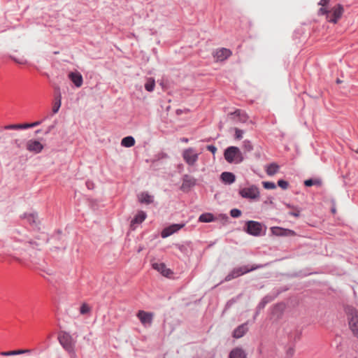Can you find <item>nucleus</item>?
Masks as SVG:
<instances>
[{
  "mask_svg": "<svg viewBox=\"0 0 358 358\" xmlns=\"http://www.w3.org/2000/svg\"><path fill=\"white\" fill-rule=\"evenodd\" d=\"M57 340L63 349L68 352L70 356H76V343L72 336L67 331H62L59 333Z\"/></svg>",
  "mask_w": 358,
  "mask_h": 358,
  "instance_id": "f257e3e1",
  "label": "nucleus"
},
{
  "mask_svg": "<svg viewBox=\"0 0 358 358\" xmlns=\"http://www.w3.org/2000/svg\"><path fill=\"white\" fill-rule=\"evenodd\" d=\"M348 326L354 336L358 338V310L354 306L347 305L344 308Z\"/></svg>",
  "mask_w": 358,
  "mask_h": 358,
  "instance_id": "f03ea898",
  "label": "nucleus"
},
{
  "mask_svg": "<svg viewBox=\"0 0 358 358\" xmlns=\"http://www.w3.org/2000/svg\"><path fill=\"white\" fill-rule=\"evenodd\" d=\"M267 227L262 223L255 220H247L245 222L243 230L248 235L259 237L264 236Z\"/></svg>",
  "mask_w": 358,
  "mask_h": 358,
  "instance_id": "7ed1b4c3",
  "label": "nucleus"
},
{
  "mask_svg": "<svg viewBox=\"0 0 358 358\" xmlns=\"http://www.w3.org/2000/svg\"><path fill=\"white\" fill-rule=\"evenodd\" d=\"M224 159L229 164H238L243 162L244 157L240 148L231 145L224 150Z\"/></svg>",
  "mask_w": 358,
  "mask_h": 358,
  "instance_id": "20e7f679",
  "label": "nucleus"
},
{
  "mask_svg": "<svg viewBox=\"0 0 358 358\" xmlns=\"http://www.w3.org/2000/svg\"><path fill=\"white\" fill-rule=\"evenodd\" d=\"M47 242H50L57 250H66L67 247L66 235L62 230H56L49 238Z\"/></svg>",
  "mask_w": 358,
  "mask_h": 358,
  "instance_id": "39448f33",
  "label": "nucleus"
},
{
  "mask_svg": "<svg viewBox=\"0 0 358 358\" xmlns=\"http://www.w3.org/2000/svg\"><path fill=\"white\" fill-rule=\"evenodd\" d=\"M238 194L242 198L252 200H255L259 197V190L255 185L241 189Z\"/></svg>",
  "mask_w": 358,
  "mask_h": 358,
  "instance_id": "423d86ee",
  "label": "nucleus"
},
{
  "mask_svg": "<svg viewBox=\"0 0 358 358\" xmlns=\"http://www.w3.org/2000/svg\"><path fill=\"white\" fill-rule=\"evenodd\" d=\"M181 180L182 185L179 189L184 193L189 192L192 188L197 185V180L189 174H184Z\"/></svg>",
  "mask_w": 358,
  "mask_h": 358,
  "instance_id": "0eeeda50",
  "label": "nucleus"
},
{
  "mask_svg": "<svg viewBox=\"0 0 358 358\" xmlns=\"http://www.w3.org/2000/svg\"><path fill=\"white\" fill-rule=\"evenodd\" d=\"M343 11V6L341 3H338L329 10V13L327 16V20L329 22L336 24L338 20L341 17Z\"/></svg>",
  "mask_w": 358,
  "mask_h": 358,
  "instance_id": "6e6552de",
  "label": "nucleus"
},
{
  "mask_svg": "<svg viewBox=\"0 0 358 358\" xmlns=\"http://www.w3.org/2000/svg\"><path fill=\"white\" fill-rule=\"evenodd\" d=\"M270 230L272 236L278 237H291L296 235L295 231L281 227H271Z\"/></svg>",
  "mask_w": 358,
  "mask_h": 358,
  "instance_id": "1a4fd4ad",
  "label": "nucleus"
},
{
  "mask_svg": "<svg viewBox=\"0 0 358 358\" xmlns=\"http://www.w3.org/2000/svg\"><path fill=\"white\" fill-rule=\"evenodd\" d=\"M182 156L184 161L189 166H193L199 158V154L195 152L194 149L192 148H189L184 150Z\"/></svg>",
  "mask_w": 358,
  "mask_h": 358,
  "instance_id": "9d476101",
  "label": "nucleus"
},
{
  "mask_svg": "<svg viewBox=\"0 0 358 358\" xmlns=\"http://www.w3.org/2000/svg\"><path fill=\"white\" fill-rule=\"evenodd\" d=\"M185 226V223H176L171 224L168 227H164L161 231V237L166 238L174 233L178 232L179 230L182 229Z\"/></svg>",
  "mask_w": 358,
  "mask_h": 358,
  "instance_id": "9b49d317",
  "label": "nucleus"
},
{
  "mask_svg": "<svg viewBox=\"0 0 358 358\" xmlns=\"http://www.w3.org/2000/svg\"><path fill=\"white\" fill-rule=\"evenodd\" d=\"M21 219L26 220L27 222L29 224L30 227L34 229H40L39 224L40 222L38 220V213H24L20 215Z\"/></svg>",
  "mask_w": 358,
  "mask_h": 358,
  "instance_id": "f8f14e48",
  "label": "nucleus"
},
{
  "mask_svg": "<svg viewBox=\"0 0 358 358\" xmlns=\"http://www.w3.org/2000/svg\"><path fill=\"white\" fill-rule=\"evenodd\" d=\"M27 150L34 154H39L44 148V145L36 139H30L26 144Z\"/></svg>",
  "mask_w": 358,
  "mask_h": 358,
  "instance_id": "ddd939ff",
  "label": "nucleus"
},
{
  "mask_svg": "<svg viewBox=\"0 0 358 358\" xmlns=\"http://www.w3.org/2000/svg\"><path fill=\"white\" fill-rule=\"evenodd\" d=\"M273 300H274V297L272 296L271 294H267V295L264 296L261 299V301H259V303L257 304V306L256 307L255 314L252 317L253 322H255L256 320V319H257V316L259 315L261 310L265 308L266 304H268V303L271 302Z\"/></svg>",
  "mask_w": 358,
  "mask_h": 358,
  "instance_id": "4468645a",
  "label": "nucleus"
},
{
  "mask_svg": "<svg viewBox=\"0 0 358 358\" xmlns=\"http://www.w3.org/2000/svg\"><path fill=\"white\" fill-rule=\"evenodd\" d=\"M232 55V52L225 48L217 49L213 53V57L217 62H223L227 59Z\"/></svg>",
  "mask_w": 358,
  "mask_h": 358,
  "instance_id": "2eb2a0df",
  "label": "nucleus"
},
{
  "mask_svg": "<svg viewBox=\"0 0 358 358\" xmlns=\"http://www.w3.org/2000/svg\"><path fill=\"white\" fill-rule=\"evenodd\" d=\"M228 116L234 121H238L243 123L246 122L249 117L247 113L241 109H236L234 112L229 113Z\"/></svg>",
  "mask_w": 358,
  "mask_h": 358,
  "instance_id": "dca6fc26",
  "label": "nucleus"
},
{
  "mask_svg": "<svg viewBox=\"0 0 358 358\" xmlns=\"http://www.w3.org/2000/svg\"><path fill=\"white\" fill-rule=\"evenodd\" d=\"M153 269L159 272L163 276L169 278L173 272L171 269L168 268L164 262H155L152 264Z\"/></svg>",
  "mask_w": 358,
  "mask_h": 358,
  "instance_id": "f3484780",
  "label": "nucleus"
},
{
  "mask_svg": "<svg viewBox=\"0 0 358 358\" xmlns=\"http://www.w3.org/2000/svg\"><path fill=\"white\" fill-rule=\"evenodd\" d=\"M147 217L146 212L143 210H138L136 214L134 215V218L131 220L130 222V229L131 230L136 229V224H141Z\"/></svg>",
  "mask_w": 358,
  "mask_h": 358,
  "instance_id": "a211bd4d",
  "label": "nucleus"
},
{
  "mask_svg": "<svg viewBox=\"0 0 358 358\" xmlns=\"http://www.w3.org/2000/svg\"><path fill=\"white\" fill-rule=\"evenodd\" d=\"M68 78L76 87H80L83 83V76L78 71H70L68 74Z\"/></svg>",
  "mask_w": 358,
  "mask_h": 358,
  "instance_id": "6ab92c4d",
  "label": "nucleus"
},
{
  "mask_svg": "<svg viewBox=\"0 0 358 358\" xmlns=\"http://www.w3.org/2000/svg\"><path fill=\"white\" fill-rule=\"evenodd\" d=\"M268 265L267 264H254L252 265H243L241 266H238V269H241V275H243L245 274H247L248 273H250L252 271L263 268L266 267Z\"/></svg>",
  "mask_w": 358,
  "mask_h": 358,
  "instance_id": "aec40b11",
  "label": "nucleus"
},
{
  "mask_svg": "<svg viewBox=\"0 0 358 358\" xmlns=\"http://www.w3.org/2000/svg\"><path fill=\"white\" fill-rule=\"evenodd\" d=\"M248 324L249 321H247L235 328L232 333L233 337L235 338H242L248 331Z\"/></svg>",
  "mask_w": 358,
  "mask_h": 358,
  "instance_id": "412c9836",
  "label": "nucleus"
},
{
  "mask_svg": "<svg viewBox=\"0 0 358 358\" xmlns=\"http://www.w3.org/2000/svg\"><path fill=\"white\" fill-rule=\"evenodd\" d=\"M154 314L151 312L139 310L137 317L143 324H150L152 322Z\"/></svg>",
  "mask_w": 358,
  "mask_h": 358,
  "instance_id": "4be33fe9",
  "label": "nucleus"
},
{
  "mask_svg": "<svg viewBox=\"0 0 358 358\" xmlns=\"http://www.w3.org/2000/svg\"><path fill=\"white\" fill-rule=\"evenodd\" d=\"M55 93H56L55 97V101L54 103V105H53L52 109L53 114H56L58 113V111L61 107V105H62V94H61V92H60V87L59 86H55Z\"/></svg>",
  "mask_w": 358,
  "mask_h": 358,
  "instance_id": "5701e85b",
  "label": "nucleus"
},
{
  "mask_svg": "<svg viewBox=\"0 0 358 358\" xmlns=\"http://www.w3.org/2000/svg\"><path fill=\"white\" fill-rule=\"evenodd\" d=\"M220 180L224 185H231L236 181V175L232 172L224 171L220 175Z\"/></svg>",
  "mask_w": 358,
  "mask_h": 358,
  "instance_id": "b1692460",
  "label": "nucleus"
},
{
  "mask_svg": "<svg viewBox=\"0 0 358 358\" xmlns=\"http://www.w3.org/2000/svg\"><path fill=\"white\" fill-rule=\"evenodd\" d=\"M176 247L185 255L188 256L192 251V242L187 241L182 244H176Z\"/></svg>",
  "mask_w": 358,
  "mask_h": 358,
  "instance_id": "393cba45",
  "label": "nucleus"
},
{
  "mask_svg": "<svg viewBox=\"0 0 358 358\" xmlns=\"http://www.w3.org/2000/svg\"><path fill=\"white\" fill-rule=\"evenodd\" d=\"M229 358H247V353L243 348L236 347L230 351Z\"/></svg>",
  "mask_w": 358,
  "mask_h": 358,
  "instance_id": "a878e982",
  "label": "nucleus"
},
{
  "mask_svg": "<svg viewBox=\"0 0 358 358\" xmlns=\"http://www.w3.org/2000/svg\"><path fill=\"white\" fill-rule=\"evenodd\" d=\"M217 220V217L212 213H203L198 218L199 222L210 223Z\"/></svg>",
  "mask_w": 358,
  "mask_h": 358,
  "instance_id": "bb28decb",
  "label": "nucleus"
},
{
  "mask_svg": "<svg viewBox=\"0 0 358 358\" xmlns=\"http://www.w3.org/2000/svg\"><path fill=\"white\" fill-rule=\"evenodd\" d=\"M138 201L141 203L151 204L154 201V196L150 195L148 192H141L138 196Z\"/></svg>",
  "mask_w": 358,
  "mask_h": 358,
  "instance_id": "cd10ccee",
  "label": "nucleus"
},
{
  "mask_svg": "<svg viewBox=\"0 0 358 358\" xmlns=\"http://www.w3.org/2000/svg\"><path fill=\"white\" fill-rule=\"evenodd\" d=\"M283 204L290 208L292 211L288 212V215L294 217H299L301 215V208L297 206H294L289 203L283 202Z\"/></svg>",
  "mask_w": 358,
  "mask_h": 358,
  "instance_id": "c85d7f7f",
  "label": "nucleus"
},
{
  "mask_svg": "<svg viewBox=\"0 0 358 358\" xmlns=\"http://www.w3.org/2000/svg\"><path fill=\"white\" fill-rule=\"evenodd\" d=\"M240 276H242L241 274V269H238V266L234 267L224 278L223 280L220 282L222 283L224 282H229L233 279L237 278Z\"/></svg>",
  "mask_w": 358,
  "mask_h": 358,
  "instance_id": "c756f323",
  "label": "nucleus"
},
{
  "mask_svg": "<svg viewBox=\"0 0 358 358\" xmlns=\"http://www.w3.org/2000/svg\"><path fill=\"white\" fill-rule=\"evenodd\" d=\"M32 350L30 349H19L11 351L1 352L0 353L2 356H13V355H20L23 354L31 353Z\"/></svg>",
  "mask_w": 358,
  "mask_h": 358,
  "instance_id": "7c9ffc66",
  "label": "nucleus"
},
{
  "mask_svg": "<svg viewBox=\"0 0 358 358\" xmlns=\"http://www.w3.org/2000/svg\"><path fill=\"white\" fill-rule=\"evenodd\" d=\"M303 184L306 187H310L313 185L320 187L322 185V180L320 178H310L305 180Z\"/></svg>",
  "mask_w": 358,
  "mask_h": 358,
  "instance_id": "2f4dec72",
  "label": "nucleus"
},
{
  "mask_svg": "<svg viewBox=\"0 0 358 358\" xmlns=\"http://www.w3.org/2000/svg\"><path fill=\"white\" fill-rule=\"evenodd\" d=\"M135 142L133 136H127L121 140V145L124 148H131L135 145Z\"/></svg>",
  "mask_w": 358,
  "mask_h": 358,
  "instance_id": "473e14b6",
  "label": "nucleus"
},
{
  "mask_svg": "<svg viewBox=\"0 0 358 358\" xmlns=\"http://www.w3.org/2000/svg\"><path fill=\"white\" fill-rule=\"evenodd\" d=\"M280 166L275 162L271 163L266 168L267 175L271 176L275 175L279 170Z\"/></svg>",
  "mask_w": 358,
  "mask_h": 358,
  "instance_id": "72a5a7b5",
  "label": "nucleus"
},
{
  "mask_svg": "<svg viewBox=\"0 0 358 358\" xmlns=\"http://www.w3.org/2000/svg\"><path fill=\"white\" fill-rule=\"evenodd\" d=\"M5 130H19V129H27V124H12L4 126Z\"/></svg>",
  "mask_w": 358,
  "mask_h": 358,
  "instance_id": "f704fd0d",
  "label": "nucleus"
},
{
  "mask_svg": "<svg viewBox=\"0 0 358 358\" xmlns=\"http://www.w3.org/2000/svg\"><path fill=\"white\" fill-rule=\"evenodd\" d=\"M145 89L146 91L151 92L154 90L155 87V80L153 78H148L145 83Z\"/></svg>",
  "mask_w": 358,
  "mask_h": 358,
  "instance_id": "c9c22d12",
  "label": "nucleus"
},
{
  "mask_svg": "<svg viewBox=\"0 0 358 358\" xmlns=\"http://www.w3.org/2000/svg\"><path fill=\"white\" fill-rule=\"evenodd\" d=\"M10 236L11 238L14 239L16 241H22L24 240V236L21 235L20 231L17 229H13Z\"/></svg>",
  "mask_w": 358,
  "mask_h": 358,
  "instance_id": "e433bc0d",
  "label": "nucleus"
},
{
  "mask_svg": "<svg viewBox=\"0 0 358 358\" xmlns=\"http://www.w3.org/2000/svg\"><path fill=\"white\" fill-rule=\"evenodd\" d=\"M289 289V287L287 285L278 287V288L274 289V293L271 296H273L274 299H275L279 294H280L281 293L285 292Z\"/></svg>",
  "mask_w": 358,
  "mask_h": 358,
  "instance_id": "4c0bfd02",
  "label": "nucleus"
},
{
  "mask_svg": "<svg viewBox=\"0 0 358 358\" xmlns=\"http://www.w3.org/2000/svg\"><path fill=\"white\" fill-rule=\"evenodd\" d=\"M241 295H238L236 297H233L228 300L224 306V310H229L235 303L237 302L238 299L240 298Z\"/></svg>",
  "mask_w": 358,
  "mask_h": 358,
  "instance_id": "58836bf2",
  "label": "nucleus"
},
{
  "mask_svg": "<svg viewBox=\"0 0 358 358\" xmlns=\"http://www.w3.org/2000/svg\"><path fill=\"white\" fill-rule=\"evenodd\" d=\"M243 148L246 152H251L253 150L252 142L248 139L243 141Z\"/></svg>",
  "mask_w": 358,
  "mask_h": 358,
  "instance_id": "ea45409f",
  "label": "nucleus"
},
{
  "mask_svg": "<svg viewBox=\"0 0 358 358\" xmlns=\"http://www.w3.org/2000/svg\"><path fill=\"white\" fill-rule=\"evenodd\" d=\"M91 310V308L90 307V306L86 303H83L80 307V313L81 315H86L87 313H89Z\"/></svg>",
  "mask_w": 358,
  "mask_h": 358,
  "instance_id": "a19ab883",
  "label": "nucleus"
},
{
  "mask_svg": "<svg viewBox=\"0 0 358 358\" xmlns=\"http://www.w3.org/2000/svg\"><path fill=\"white\" fill-rule=\"evenodd\" d=\"M262 185L266 189H274L276 188V184L271 181H263Z\"/></svg>",
  "mask_w": 358,
  "mask_h": 358,
  "instance_id": "79ce46f5",
  "label": "nucleus"
},
{
  "mask_svg": "<svg viewBox=\"0 0 358 358\" xmlns=\"http://www.w3.org/2000/svg\"><path fill=\"white\" fill-rule=\"evenodd\" d=\"M230 216L233 218H238L241 216L242 212L238 208H232L229 212Z\"/></svg>",
  "mask_w": 358,
  "mask_h": 358,
  "instance_id": "37998d69",
  "label": "nucleus"
},
{
  "mask_svg": "<svg viewBox=\"0 0 358 358\" xmlns=\"http://www.w3.org/2000/svg\"><path fill=\"white\" fill-rule=\"evenodd\" d=\"M277 185H278V187H280L281 189L284 190L287 189L289 187V182L284 179L278 180L277 182Z\"/></svg>",
  "mask_w": 358,
  "mask_h": 358,
  "instance_id": "c03bdc74",
  "label": "nucleus"
},
{
  "mask_svg": "<svg viewBox=\"0 0 358 358\" xmlns=\"http://www.w3.org/2000/svg\"><path fill=\"white\" fill-rule=\"evenodd\" d=\"M235 134H234V138L237 140H241L243 138V130L240 129L238 128H234Z\"/></svg>",
  "mask_w": 358,
  "mask_h": 358,
  "instance_id": "a18cd8bd",
  "label": "nucleus"
},
{
  "mask_svg": "<svg viewBox=\"0 0 358 358\" xmlns=\"http://www.w3.org/2000/svg\"><path fill=\"white\" fill-rule=\"evenodd\" d=\"M10 58L13 61L15 62V63L18 64H25L27 63V59H24V58H22V59H18L17 57H15V56H13V55H10Z\"/></svg>",
  "mask_w": 358,
  "mask_h": 358,
  "instance_id": "49530a36",
  "label": "nucleus"
},
{
  "mask_svg": "<svg viewBox=\"0 0 358 358\" xmlns=\"http://www.w3.org/2000/svg\"><path fill=\"white\" fill-rule=\"evenodd\" d=\"M217 220H221L224 223H226L229 220V216L225 213H220L218 215Z\"/></svg>",
  "mask_w": 358,
  "mask_h": 358,
  "instance_id": "de8ad7c7",
  "label": "nucleus"
},
{
  "mask_svg": "<svg viewBox=\"0 0 358 358\" xmlns=\"http://www.w3.org/2000/svg\"><path fill=\"white\" fill-rule=\"evenodd\" d=\"M206 149L207 150H208L209 152H210L213 155H215V152H217V149L216 148L215 145H208L206 146Z\"/></svg>",
  "mask_w": 358,
  "mask_h": 358,
  "instance_id": "09e8293b",
  "label": "nucleus"
},
{
  "mask_svg": "<svg viewBox=\"0 0 358 358\" xmlns=\"http://www.w3.org/2000/svg\"><path fill=\"white\" fill-rule=\"evenodd\" d=\"M329 13V10H328L325 6H322L319 10L318 14L319 15H326V17L327 16V14Z\"/></svg>",
  "mask_w": 358,
  "mask_h": 358,
  "instance_id": "8fccbe9b",
  "label": "nucleus"
},
{
  "mask_svg": "<svg viewBox=\"0 0 358 358\" xmlns=\"http://www.w3.org/2000/svg\"><path fill=\"white\" fill-rule=\"evenodd\" d=\"M41 123H42V121H36V122H34L31 123H26V124H27V129H29V128H33V127H37V126L40 125Z\"/></svg>",
  "mask_w": 358,
  "mask_h": 358,
  "instance_id": "3c124183",
  "label": "nucleus"
},
{
  "mask_svg": "<svg viewBox=\"0 0 358 358\" xmlns=\"http://www.w3.org/2000/svg\"><path fill=\"white\" fill-rule=\"evenodd\" d=\"M273 197L270 196H268L266 200L264 201V204H269V205H271L273 206V208H275V205L273 202Z\"/></svg>",
  "mask_w": 358,
  "mask_h": 358,
  "instance_id": "603ef678",
  "label": "nucleus"
},
{
  "mask_svg": "<svg viewBox=\"0 0 358 358\" xmlns=\"http://www.w3.org/2000/svg\"><path fill=\"white\" fill-rule=\"evenodd\" d=\"M308 275L307 273H303L302 271L296 272L294 273L290 274V277L294 278V277H303Z\"/></svg>",
  "mask_w": 358,
  "mask_h": 358,
  "instance_id": "864d4df0",
  "label": "nucleus"
},
{
  "mask_svg": "<svg viewBox=\"0 0 358 358\" xmlns=\"http://www.w3.org/2000/svg\"><path fill=\"white\" fill-rule=\"evenodd\" d=\"M85 185H86V186H87L88 189H93L94 187V184L91 180H87L86 182H85Z\"/></svg>",
  "mask_w": 358,
  "mask_h": 358,
  "instance_id": "5fc2aeb1",
  "label": "nucleus"
},
{
  "mask_svg": "<svg viewBox=\"0 0 358 358\" xmlns=\"http://www.w3.org/2000/svg\"><path fill=\"white\" fill-rule=\"evenodd\" d=\"M294 353V346H291L288 348L287 351V355L288 357H292Z\"/></svg>",
  "mask_w": 358,
  "mask_h": 358,
  "instance_id": "6e6d98bb",
  "label": "nucleus"
},
{
  "mask_svg": "<svg viewBox=\"0 0 358 358\" xmlns=\"http://www.w3.org/2000/svg\"><path fill=\"white\" fill-rule=\"evenodd\" d=\"M55 127V123L50 125L45 131L44 134L48 135Z\"/></svg>",
  "mask_w": 358,
  "mask_h": 358,
  "instance_id": "4d7b16f0",
  "label": "nucleus"
},
{
  "mask_svg": "<svg viewBox=\"0 0 358 358\" xmlns=\"http://www.w3.org/2000/svg\"><path fill=\"white\" fill-rule=\"evenodd\" d=\"M331 203H332V207L331 208V212L333 214H334L336 212V209L335 200L334 199H331Z\"/></svg>",
  "mask_w": 358,
  "mask_h": 358,
  "instance_id": "13d9d810",
  "label": "nucleus"
},
{
  "mask_svg": "<svg viewBox=\"0 0 358 358\" xmlns=\"http://www.w3.org/2000/svg\"><path fill=\"white\" fill-rule=\"evenodd\" d=\"M329 1L330 0H320L318 4L321 6H327Z\"/></svg>",
  "mask_w": 358,
  "mask_h": 358,
  "instance_id": "bf43d9fd",
  "label": "nucleus"
},
{
  "mask_svg": "<svg viewBox=\"0 0 358 358\" xmlns=\"http://www.w3.org/2000/svg\"><path fill=\"white\" fill-rule=\"evenodd\" d=\"M301 332H297L296 334L294 336V341H296V340H299L300 338H301Z\"/></svg>",
  "mask_w": 358,
  "mask_h": 358,
  "instance_id": "052dcab7",
  "label": "nucleus"
},
{
  "mask_svg": "<svg viewBox=\"0 0 358 358\" xmlns=\"http://www.w3.org/2000/svg\"><path fill=\"white\" fill-rule=\"evenodd\" d=\"M183 113V110L180 109V108H178L176 110V113L177 115H182Z\"/></svg>",
  "mask_w": 358,
  "mask_h": 358,
  "instance_id": "680f3d73",
  "label": "nucleus"
},
{
  "mask_svg": "<svg viewBox=\"0 0 358 358\" xmlns=\"http://www.w3.org/2000/svg\"><path fill=\"white\" fill-rule=\"evenodd\" d=\"M178 170L179 173H181L182 171L183 170V164H178Z\"/></svg>",
  "mask_w": 358,
  "mask_h": 358,
  "instance_id": "e2e57ef3",
  "label": "nucleus"
},
{
  "mask_svg": "<svg viewBox=\"0 0 358 358\" xmlns=\"http://www.w3.org/2000/svg\"><path fill=\"white\" fill-rule=\"evenodd\" d=\"M181 141L184 142V143H187L188 142V138H181Z\"/></svg>",
  "mask_w": 358,
  "mask_h": 358,
  "instance_id": "0e129e2a",
  "label": "nucleus"
},
{
  "mask_svg": "<svg viewBox=\"0 0 358 358\" xmlns=\"http://www.w3.org/2000/svg\"><path fill=\"white\" fill-rule=\"evenodd\" d=\"M15 143L16 144V145H17L18 148H20V143H19V140L15 139Z\"/></svg>",
  "mask_w": 358,
  "mask_h": 358,
  "instance_id": "69168bd1",
  "label": "nucleus"
},
{
  "mask_svg": "<svg viewBox=\"0 0 358 358\" xmlns=\"http://www.w3.org/2000/svg\"><path fill=\"white\" fill-rule=\"evenodd\" d=\"M342 82H343V81H342L341 79H339V78H337V79H336V83L337 84H340V83H341Z\"/></svg>",
  "mask_w": 358,
  "mask_h": 358,
  "instance_id": "338daca9",
  "label": "nucleus"
},
{
  "mask_svg": "<svg viewBox=\"0 0 358 358\" xmlns=\"http://www.w3.org/2000/svg\"><path fill=\"white\" fill-rule=\"evenodd\" d=\"M41 131H42L41 129H37V130H36V131H35V134H40V133L41 132Z\"/></svg>",
  "mask_w": 358,
  "mask_h": 358,
  "instance_id": "774afa93",
  "label": "nucleus"
}]
</instances>
